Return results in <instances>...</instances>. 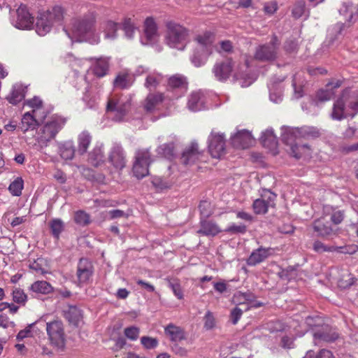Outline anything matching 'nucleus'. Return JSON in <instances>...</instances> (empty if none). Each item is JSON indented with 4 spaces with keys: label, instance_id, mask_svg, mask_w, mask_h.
<instances>
[{
    "label": "nucleus",
    "instance_id": "f257e3e1",
    "mask_svg": "<svg viewBox=\"0 0 358 358\" xmlns=\"http://www.w3.org/2000/svg\"><path fill=\"white\" fill-rule=\"evenodd\" d=\"M320 135V132L316 127L306 126L287 129L282 135V141L289 147L290 154L299 159L310 150V147L303 143L302 141L314 139L318 138Z\"/></svg>",
    "mask_w": 358,
    "mask_h": 358
},
{
    "label": "nucleus",
    "instance_id": "f03ea898",
    "mask_svg": "<svg viewBox=\"0 0 358 358\" xmlns=\"http://www.w3.org/2000/svg\"><path fill=\"white\" fill-rule=\"evenodd\" d=\"M358 114V88H347L334 101L330 117L341 121L348 117H354Z\"/></svg>",
    "mask_w": 358,
    "mask_h": 358
},
{
    "label": "nucleus",
    "instance_id": "7ed1b4c3",
    "mask_svg": "<svg viewBox=\"0 0 358 358\" xmlns=\"http://www.w3.org/2000/svg\"><path fill=\"white\" fill-rule=\"evenodd\" d=\"M66 10L62 6L56 5L38 13L36 17V31L40 36H45L51 29L62 24Z\"/></svg>",
    "mask_w": 358,
    "mask_h": 358
},
{
    "label": "nucleus",
    "instance_id": "20e7f679",
    "mask_svg": "<svg viewBox=\"0 0 358 358\" xmlns=\"http://www.w3.org/2000/svg\"><path fill=\"white\" fill-rule=\"evenodd\" d=\"M189 37V30L173 20L165 22V43L171 48L180 49Z\"/></svg>",
    "mask_w": 358,
    "mask_h": 358
},
{
    "label": "nucleus",
    "instance_id": "39448f33",
    "mask_svg": "<svg viewBox=\"0 0 358 358\" xmlns=\"http://www.w3.org/2000/svg\"><path fill=\"white\" fill-rule=\"evenodd\" d=\"M96 15L94 12H89L81 17L71 20V30L80 41L95 31Z\"/></svg>",
    "mask_w": 358,
    "mask_h": 358
},
{
    "label": "nucleus",
    "instance_id": "423d86ee",
    "mask_svg": "<svg viewBox=\"0 0 358 358\" xmlns=\"http://www.w3.org/2000/svg\"><path fill=\"white\" fill-rule=\"evenodd\" d=\"M154 159L148 148H138L135 151L132 172L137 179H142L149 175V167Z\"/></svg>",
    "mask_w": 358,
    "mask_h": 358
},
{
    "label": "nucleus",
    "instance_id": "0eeeda50",
    "mask_svg": "<svg viewBox=\"0 0 358 358\" xmlns=\"http://www.w3.org/2000/svg\"><path fill=\"white\" fill-rule=\"evenodd\" d=\"M214 41L215 35L210 31H205L195 36L196 49L201 52L199 55L201 58H198L196 54L192 58V62L196 66H200L203 64L202 58H206L212 52Z\"/></svg>",
    "mask_w": 358,
    "mask_h": 358
},
{
    "label": "nucleus",
    "instance_id": "6e6552de",
    "mask_svg": "<svg viewBox=\"0 0 358 358\" xmlns=\"http://www.w3.org/2000/svg\"><path fill=\"white\" fill-rule=\"evenodd\" d=\"M12 24L19 29L28 30L33 27L34 17L26 5L21 4L10 13Z\"/></svg>",
    "mask_w": 358,
    "mask_h": 358
},
{
    "label": "nucleus",
    "instance_id": "1a4fd4ad",
    "mask_svg": "<svg viewBox=\"0 0 358 358\" xmlns=\"http://www.w3.org/2000/svg\"><path fill=\"white\" fill-rule=\"evenodd\" d=\"M46 331L52 345L63 348L65 345L64 325L60 320H54L46 324Z\"/></svg>",
    "mask_w": 358,
    "mask_h": 358
},
{
    "label": "nucleus",
    "instance_id": "9d476101",
    "mask_svg": "<svg viewBox=\"0 0 358 358\" xmlns=\"http://www.w3.org/2000/svg\"><path fill=\"white\" fill-rule=\"evenodd\" d=\"M280 42L278 37L273 35L269 43L257 48L255 58L262 62L274 60L277 57Z\"/></svg>",
    "mask_w": 358,
    "mask_h": 358
},
{
    "label": "nucleus",
    "instance_id": "9b49d317",
    "mask_svg": "<svg viewBox=\"0 0 358 358\" xmlns=\"http://www.w3.org/2000/svg\"><path fill=\"white\" fill-rule=\"evenodd\" d=\"M66 121L62 117H54L42 128L39 136V143L46 144L52 140L57 134L64 127Z\"/></svg>",
    "mask_w": 358,
    "mask_h": 358
},
{
    "label": "nucleus",
    "instance_id": "f8f14e48",
    "mask_svg": "<svg viewBox=\"0 0 358 358\" xmlns=\"http://www.w3.org/2000/svg\"><path fill=\"white\" fill-rule=\"evenodd\" d=\"M208 151L212 157L217 159L226 154V140L223 134L210 133L208 136Z\"/></svg>",
    "mask_w": 358,
    "mask_h": 358
},
{
    "label": "nucleus",
    "instance_id": "ddd939ff",
    "mask_svg": "<svg viewBox=\"0 0 358 358\" xmlns=\"http://www.w3.org/2000/svg\"><path fill=\"white\" fill-rule=\"evenodd\" d=\"M94 271L92 262L87 258H80L77 264L76 278L79 286L87 285L92 279Z\"/></svg>",
    "mask_w": 358,
    "mask_h": 358
},
{
    "label": "nucleus",
    "instance_id": "4468645a",
    "mask_svg": "<svg viewBox=\"0 0 358 358\" xmlns=\"http://www.w3.org/2000/svg\"><path fill=\"white\" fill-rule=\"evenodd\" d=\"M204 152L200 150L197 143L192 142L187 145L182 153L180 162L185 166H192L203 161Z\"/></svg>",
    "mask_w": 358,
    "mask_h": 358
},
{
    "label": "nucleus",
    "instance_id": "2eb2a0df",
    "mask_svg": "<svg viewBox=\"0 0 358 358\" xmlns=\"http://www.w3.org/2000/svg\"><path fill=\"white\" fill-rule=\"evenodd\" d=\"M129 107V102L123 101L117 96H113L108 100L106 110L114 113L116 120L120 121L128 112Z\"/></svg>",
    "mask_w": 358,
    "mask_h": 358
},
{
    "label": "nucleus",
    "instance_id": "dca6fc26",
    "mask_svg": "<svg viewBox=\"0 0 358 358\" xmlns=\"http://www.w3.org/2000/svg\"><path fill=\"white\" fill-rule=\"evenodd\" d=\"M276 195L272 192H268L262 195L261 198L257 199L253 201L252 209L256 215H264L268 212L269 208L275 206Z\"/></svg>",
    "mask_w": 358,
    "mask_h": 358
},
{
    "label": "nucleus",
    "instance_id": "f3484780",
    "mask_svg": "<svg viewBox=\"0 0 358 358\" xmlns=\"http://www.w3.org/2000/svg\"><path fill=\"white\" fill-rule=\"evenodd\" d=\"M164 99L165 96L162 92H150L142 102V107L146 113H153L158 109Z\"/></svg>",
    "mask_w": 358,
    "mask_h": 358
},
{
    "label": "nucleus",
    "instance_id": "a211bd4d",
    "mask_svg": "<svg viewBox=\"0 0 358 358\" xmlns=\"http://www.w3.org/2000/svg\"><path fill=\"white\" fill-rule=\"evenodd\" d=\"M254 142L250 132L247 130H241L231 138V143L233 147L238 149H246Z\"/></svg>",
    "mask_w": 358,
    "mask_h": 358
},
{
    "label": "nucleus",
    "instance_id": "6ab92c4d",
    "mask_svg": "<svg viewBox=\"0 0 358 358\" xmlns=\"http://www.w3.org/2000/svg\"><path fill=\"white\" fill-rule=\"evenodd\" d=\"M233 62L231 59H227L215 64L213 71L218 80H226L229 78L233 70Z\"/></svg>",
    "mask_w": 358,
    "mask_h": 358
},
{
    "label": "nucleus",
    "instance_id": "aec40b11",
    "mask_svg": "<svg viewBox=\"0 0 358 358\" xmlns=\"http://www.w3.org/2000/svg\"><path fill=\"white\" fill-rule=\"evenodd\" d=\"M108 161L115 170L120 171L124 169L127 161L122 148L114 146L109 153Z\"/></svg>",
    "mask_w": 358,
    "mask_h": 358
},
{
    "label": "nucleus",
    "instance_id": "412c9836",
    "mask_svg": "<svg viewBox=\"0 0 358 358\" xmlns=\"http://www.w3.org/2000/svg\"><path fill=\"white\" fill-rule=\"evenodd\" d=\"M271 248L259 247L255 250L248 258L246 262L248 266H254L266 259L271 255Z\"/></svg>",
    "mask_w": 358,
    "mask_h": 358
},
{
    "label": "nucleus",
    "instance_id": "4be33fe9",
    "mask_svg": "<svg viewBox=\"0 0 358 358\" xmlns=\"http://www.w3.org/2000/svg\"><path fill=\"white\" fill-rule=\"evenodd\" d=\"M164 334L173 343L180 342L185 339V330L182 327L171 323L164 328Z\"/></svg>",
    "mask_w": 358,
    "mask_h": 358
},
{
    "label": "nucleus",
    "instance_id": "5701e85b",
    "mask_svg": "<svg viewBox=\"0 0 358 358\" xmlns=\"http://www.w3.org/2000/svg\"><path fill=\"white\" fill-rule=\"evenodd\" d=\"M109 69V61L108 58L100 57L94 59L91 66L92 73L97 78H102L107 75Z\"/></svg>",
    "mask_w": 358,
    "mask_h": 358
},
{
    "label": "nucleus",
    "instance_id": "b1692460",
    "mask_svg": "<svg viewBox=\"0 0 358 358\" xmlns=\"http://www.w3.org/2000/svg\"><path fill=\"white\" fill-rule=\"evenodd\" d=\"M314 231L317 233V236L322 238H327L332 235H337V231L334 230L330 225L324 223L322 219H317L313 223Z\"/></svg>",
    "mask_w": 358,
    "mask_h": 358
},
{
    "label": "nucleus",
    "instance_id": "393cba45",
    "mask_svg": "<svg viewBox=\"0 0 358 358\" xmlns=\"http://www.w3.org/2000/svg\"><path fill=\"white\" fill-rule=\"evenodd\" d=\"M221 231L222 230L215 222L211 220H207L206 219H201L200 229L197 231L198 234L204 236H215Z\"/></svg>",
    "mask_w": 358,
    "mask_h": 358
},
{
    "label": "nucleus",
    "instance_id": "a878e982",
    "mask_svg": "<svg viewBox=\"0 0 358 358\" xmlns=\"http://www.w3.org/2000/svg\"><path fill=\"white\" fill-rule=\"evenodd\" d=\"M143 30L145 36L149 41H153L159 36L158 27L152 17H148L145 20Z\"/></svg>",
    "mask_w": 358,
    "mask_h": 358
},
{
    "label": "nucleus",
    "instance_id": "bb28decb",
    "mask_svg": "<svg viewBox=\"0 0 358 358\" xmlns=\"http://www.w3.org/2000/svg\"><path fill=\"white\" fill-rule=\"evenodd\" d=\"M313 337L315 340L333 342L338 338V334L328 327H322L313 333Z\"/></svg>",
    "mask_w": 358,
    "mask_h": 358
},
{
    "label": "nucleus",
    "instance_id": "cd10ccee",
    "mask_svg": "<svg viewBox=\"0 0 358 358\" xmlns=\"http://www.w3.org/2000/svg\"><path fill=\"white\" fill-rule=\"evenodd\" d=\"M168 87L172 90L186 91L188 87L187 78L182 74H175L168 79Z\"/></svg>",
    "mask_w": 358,
    "mask_h": 358
},
{
    "label": "nucleus",
    "instance_id": "c85d7f7f",
    "mask_svg": "<svg viewBox=\"0 0 358 358\" xmlns=\"http://www.w3.org/2000/svg\"><path fill=\"white\" fill-rule=\"evenodd\" d=\"M134 83L132 76L127 72H121L117 75L114 81V87L120 90L129 88Z\"/></svg>",
    "mask_w": 358,
    "mask_h": 358
},
{
    "label": "nucleus",
    "instance_id": "c756f323",
    "mask_svg": "<svg viewBox=\"0 0 358 358\" xmlns=\"http://www.w3.org/2000/svg\"><path fill=\"white\" fill-rule=\"evenodd\" d=\"M40 124L31 112L28 111L23 115L21 120V129L24 132L28 130H34Z\"/></svg>",
    "mask_w": 358,
    "mask_h": 358
},
{
    "label": "nucleus",
    "instance_id": "7c9ffc66",
    "mask_svg": "<svg viewBox=\"0 0 358 358\" xmlns=\"http://www.w3.org/2000/svg\"><path fill=\"white\" fill-rule=\"evenodd\" d=\"M261 143L269 150H275L278 145V139L272 130H266L261 136Z\"/></svg>",
    "mask_w": 358,
    "mask_h": 358
},
{
    "label": "nucleus",
    "instance_id": "2f4dec72",
    "mask_svg": "<svg viewBox=\"0 0 358 358\" xmlns=\"http://www.w3.org/2000/svg\"><path fill=\"white\" fill-rule=\"evenodd\" d=\"M29 289L33 292L41 294H48L53 292V287L45 280H37L32 283Z\"/></svg>",
    "mask_w": 358,
    "mask_h": 358
},
{
    "label": "nucleus",
    "instance_id": "473e14b6",
    "mask_svg": "<svg viewBox=\"0 0 358 358\" xmlns=\"http://www.w3.org/2000/svg\"><path fill=\"white\" fill-rule=\"evenodd\" d=\"M24 88L20 85H17L13 86L10 94L7 97V100L10 103L17 105L24 99Z\"/></svg>",
    "mask_w": 358,
    "mask_h": 358
},
{
    "label": "nucleus",
    "instance_id": "72a5a7b5",
    "mask_svg": "<svg viewBox=\"0 0 358 358\" xmlns=\"http://www.w3.org/2000/svg\"><path fill=\"white\" fill-rule=\"evenodd\" d=\"M92 136L87 131L81 132L78 136V149L80 155H84L91 143Z\"/></svg>",
    "mask_w": 358,
    "mask_h": 358
},
{
    "label": "nucleus",
    "instance_id": "f704fd0d",
    "mask_svg": "<svg viewBox=\"0 0 358 358\" xmlns=\"http://www.w3.org/2000/svg\"><path fill=\"white\" fill-rule=\"evenodd\" d=\"M64 317L69 323L77 326L82 320L83 315L81 310L76 306H69L68 310L65 311Z\"/></svg>",
    "mask_w": 358,
    "mask_h": 358
},
{
    "label": "nucleus",
    "instance_id": "c9c22d12",
    "mask_svg": "<svg viewBox=\"0 0 358 358\" xmlns=\"http://www.w3.org/2000/svg\"><path fill=\"white\" fill-rule=\"evenodd\" d=\"M88 162L94 167L101 166L103 162V152L101 148H94L90 153Z\"/></svg>",
    "mask_w": 358,
    "mask_h": 358
},
{
    "label": "nucleus",
    "instance_id": "e433bc0d",
    "mask_svg": "<svg viewBox=\"0 0 358 358\" xmlns=\"http://www.w3.org/2000/svg\"><path fill=\"white\" fill-rule=\"evenodd\" d=\"M203 95L199 92L191 94L188 100V107L192 111H197L203 108Z\"/></svg>",
    "mask_w": 358,
    "mask_h": 358
},
{
    "label": "nucleus",
    "instance_id": "4c0bfd02",
    "mask_svg": "<svg viewBox=\"0 0 358 358\" xmlns=\"http://www.w3.org/2000/svg\"><path fill=\"white\" fill-rule=\"evenodd\" d=\"M163 76L160 73H150L145 79V87L150 90H154L162 83Z\"/></svg>",
    "mask_w": 358,
    "mask_h": 358
},
{
    "label": "nucleus",
    "instance_id": "58836bf2",
    "mask_svg": "<svg viewBox=\"0 0 358 358\" xmlns=\"http://www.w3.org/2000/svg\"><path fill=\"white\" fill-rule=\"evenodd\" d=\"M24 188V180L21 177L16 178L8 186L10 193L15 196L22 194Z\"/></svg>",
    "mask_w": 358,
    "mask_h": 358
},
{
    "label": "nucleus",
    "instance_id": "ea45409f",
    "mask_svg": "<svg viewBox=\"0 0 358 358\" xmlns=\"http://www.w3.org/2000/svg\"><path fill=\"white\" fill-rule=\"evenodd\" d=\"M50 228L52 236L56 239H59L64 228V222L60 219H53L50 222Z\"/></svg>",
    "mask_w": 358,
    "mask_h": 358
},
{
    "label": "nucleus",
    "instance_id": "a19ab883",
    "mask_svg": "<svg viewBox=\"0 0 358 358\" xmlns=\"http://www.w3.org/2000/svg\"><path fill=\"white\" fill-rule=\"evenodd\" d=\"M74 222L80 226H87L91 222L90 215L84 210H78L74 213Z\"/></svg>",
    "mask_w": 358,
    "mask_h": 358
},
{
    "label": "nucleus",
    "instance_id": "79ce46f5",
    "mask_svg": "<svg viewBox=\"0 0 358 358\" xmlns=\"http://www.w3.org/2000/svg\"><path fill=\"white\" fill-rule=\"evenodd\" d=\"M103 29L106 38H114L118 29V24L113 21L108 20L104 23Z\"/></svg>",
    "mask_w": 358,
    "mask_h": 358
},
{
    "label": "nucleus",
    "instance_id": "37998d69",
    "mask_svg": "<svg viewBox=\"0 0 358 358\" xmlns=\"http://www.w3.org/2000/svg\"><path fill=\"white\" fill-rule=\"evenodd\" d=\"M45 266L46 261L43 258L39 257L34 260L32 262H30L29 267L30 269L34 270L37 273L43 274L46 272L45 268Z\"/></svg>",
    "mask_w": 358,
    "mask_h": 358
},
{
    "label": "nucleus",
    "instance_id": "c03bdc74",
    "mask_svg": "<svg viewBox=\"0 0 358 358\" xmlns=\"http://www.w3.org/2000/svg\"><path fill=\"white\" fill-rule=\"evenodd\" d=\"M173 143H164L157 148V152L159 155L169 158L173 155Z\"/></svg>",
    "mask_w": 358,
    "mask_h": 358
},
{
    "label": "nucleus",
    "instance_id": "a18cd8bd",
    "mask_svg": "<svg viewBox=\"0 0 358 358\" xmlns=\"http://www.w3.org/2000/svg\"><path fill=\"white\" fill-rule=\"evenodd\" d=\"M313 249L317 253L333 252H334V245H327L320 241H315L313 244Z\"/></svg>",
    "mask_w": 358,
    "mask_h": 358
},
{
    "label": "nucleus",
    "instance_id": "49530a36",
    "mask_svg": "<svg viewBox=\"0 0 358 358\" xmlns=\"http://www.w3.org/2000/svg\"><path fill=\"white\" fill-rule=\"evenodd\" d=\"M13 300L20 305H24L27 301V295L20 288H15L13 291Z\"/></svg>",
    "mask_w": 358,
    "mask_h": 358
},
{
    "label": "nucleus",
    "instance_id": "de8ad7c7",
    "mask_svg": "<svg viewBox=\"0 0 358 358\" xmlns=\"http://www.w3.org/2000/svg\"><path fill=\"white\" fill-rule=\"evenodd\" d=\"M230 234H244L247 231V227L243 224H232L224 230Z\"/></svg>",
    "mask_w": 358,
    "mask_h": 358
},
{
    "label": "nucleus",
    "instance_id": "09e8293b",
    "mask_svg": "<svg viewBox=\"0 0 358 358\" xmlns=\"http://www.w3.org/2000/svg\"><path fill=\"white\" fill-rule=\"evenodd\" d=\"M199 209L201 217H209L213 214L211 203L208 201H201L199 205Z\"/></svg>",
    "mask_w": 358,
    "mask_h": 358
},
{
    "label": "nucleus",
    "instance_id": "8fccbe9b",
    "mask_svg": "<svg viewBox=\"0 0 358 358\" xmlns=\"http://www.w3.org/2000/svg\"><path fill=\"white\" fill-rule=\"evenodd\" d=\"M334 95V91L326 87V89H322L317 91L316 94V99L319 101L324 102L330 100Z\"/></svg>",
    "mask_w": 358,
    "mask_h": 358
},
{
    "label": "nucleus",
    "instance_id": "3c124183",
    "mask_svg": "<svg viewBox=\"0 0 358 358\" xmlns=\"http://www.w3.org/2000/svg\"><path fill=\"white\" fill-rule=\"evenodd\" d=\"M358 251L357 245H348L344 246H334V252H337L345 255H353Z\"/></svg>",
    "mask_w": 358,
    "mask_h": 358
},
{
    "label": "nucleus",
    "instance_id": "603ef678",
    "mask_svg": "<svg viewBox=\"0 0 358 358\" xmlns=\"http://www.w3.org/2000/svg\"><path fill=\"white\" fill-rule=\"evenodd\" d=\"M305 8H306V3L304 1L301 0V1H296L295 3V4L294 5L292 11V15L294 16V17H295V18L301 17L304 13Z\"/></svg>",
    "mask_w": 358,
    "mask_h": 358
},
{
    "label": "nucleus",
    "instance_id": "864d4df0",
    "mask_svg": "<svg viewBox=\"0 0 358 358\" xmlns=\"http://www.w3.org/2000/svg\"><path fill=\"white\" fill-rule=\"evenodd\" d=\"M139 328L134 326H131L124 329V336L131 341H136L139 337Z\"/></svg>",
    "mask_w": 358,
    "mask_h": 358
},
{
    "label": "nucleus",
    "instance_id": "5fc2aeb1",
    "mask_svg": "<svg viewBox=\"0 0 358 358\" xmlns=\"http://www.w3.org/2000/svg\"><path fill=\"white\" fill-rule=\"evenodd\" d=\"M75 154V149L71 144H66L60 149V155L64 159H71Z\"/></svg>",
    "mask_w": 358,
    "mask_h": 358
},
{
    "label": "nucleus",
    "instance_id": "6e6d98bb",
    "mask_svg": "<svg viewBox=\"0 0 358 358\" xmlns=\"http://www.w3.org/2000/svg\"><path fill=\"white\" fill-rule=\"evenodd\" d=\"M82 173L85 177L87 178L89 180H91L103 182L105 179V176L103 174L99 173L96 176H95L94 173V171L89 168H83Z\"/></svg>",
    "mask_w": 358,
    "mask_h": 358
},
{
    "label": "nucleus",
    "instance_id": "4d7b16f0",
    "mask_svg": "<svg viewBox=\"0 0 358 358\" xmlns=\"http://www.w3.org/2000/svg\"><path fill=\"white\" fill-rule=\"evenodd\" d=\"M31 113L33 114L34 117L38 120V122L41 124L48 115V110L45 108V106L38 108L34 109V110H30Z\"/></svg>",
    "mask_w": 358,
    "mask_h": 358
},
{
    "label": "nucleus",
    "instance_id": "13d9d810",
    "mask_svg": "<svg viewBox=\"0 0 358 358\" xmlns=\"http://www.w3.org/2000/svg\"><path fill=\"white\" fill-rule=\"evenodd\" d=\"M152 183L159 189H169L171 187V183L166 179L160 177H155L152 179Z\"/></svg>",
    "mask_w": 358,
    "mask_h": 358
},
{
    "label": "nucleus",
    "instance_id": "bf43d9fd",
    "mask_svg": "<svg viewBox=\"0 0 358 358\" xmlns=\"http://www.w3.org/2000/svg\"><path fill=\"white\" fill-rule=\"evenodd\" d=\"M141 343L146 349H154L158 345V340L150 336H143Z\"/></svg>",
    "mask_w": 358,
    "mask_h": 358
},
{
    "label": "nucleus",
    "instance_id": "052dcab7",
    "mask_svg": "<svg viewBox=\"0 0 358 358\" xmlns=\"http://www.w3.org/2000/svg\"><path fill=\"white\" fill-rule=\"evenodd\" d=\"M169 286L172 289L174 295L178 299H183V291L178 280H173L172 282H169Z\"/></svg>",
    "mask_w": 358,
    "mask_h": 358
},
{
    "label": "nucleus",
    "instance_id": "680f3d73",
    "mask_svg": "<svg viewBox=\"0 0 358 358\" xmlns=\"http://www.w3.org/2000/svg\"><path fill=\"white\" fill-rule=\"evenodd\" d=\"M24 105L29 106L31 110L38 109L44 106L43 100L38 96H34L31 99H27Z\"/></svg>",
    "mask_w": 358,
    "mask_h": 358
},
{
    "label": "nucleus",
    "instance_id": "e2e57ef3",
    "mask_svg": "<svg viewBox=\"0 0 358 358\" xmlns=\"http://www.w3.org/2000/svg\"><path fill=\"white\" fill-rule=\"evenodd\" d=\"M215 325V318L211 312L208 311L204 316V328L209 330L213 329Z\"/></svg>",
    "mask_w": 358,
    "mask_h": 358
},
{
    "label": "nucleus",
    "instance_id": "0e129e2a",
    "mask_svg": "<svg viewBox=\"0 0 358 358\" xmlns=\"http://www.w3.org/2000/svg\"><path fill=\"white\" fill-rule=\"evenodd\" d=\"M134 29V25L131 21V19L126 18L123 22V29L129 37H131Z\"/></svg>",
    "mask_w": 358,
    "mask_h": 358
},
{
    "label": "nucleus",
    "instance_id": "69168bd1",
    "mask_svg": "<svg viewBox=\"0 0 358 358\" xmlns=\"http://www.w3.org/2000/svg\"><path fill=\"white\" fill-rule=\"evenodd\" d=\"M284 48L289 53L294 52L298 49V42L295 39H289L285 43Z\"/></svg>",
    "mask_w": 358,
    "mask_h": 358
},
{
    "label": "nucleus",
    "instance_id": "338daca9",
    "mask_svg": "<svg viewBox=\"0 0 358 358\" xmlns=\"http://www.w3.org/2000/svg\"><path fill=\"white\" fill-rule=\"evenodd\" d=\"M344 219V212L343 210L334 211L331 215V221L334 224H341Z\"/></svg>",
    "mask_w": 358,
    "mask_h": 358
},
{
    "label": "nucleus",
    "instance_id": "774afa93",
    "mask_svg": "<svg viewBox=\"0 0 358 358\" xmlns=\"http://www.w3.org/2000/svg\"><path fill=\"white\" fill-rule=\"evenodd\" d=\"M278 10V4L275 1L267 2L264 4V11L268 15L273 14Z\"/></svg>",
    "mask_w": 358,
    "mask_h": 358
}]
</instances>
